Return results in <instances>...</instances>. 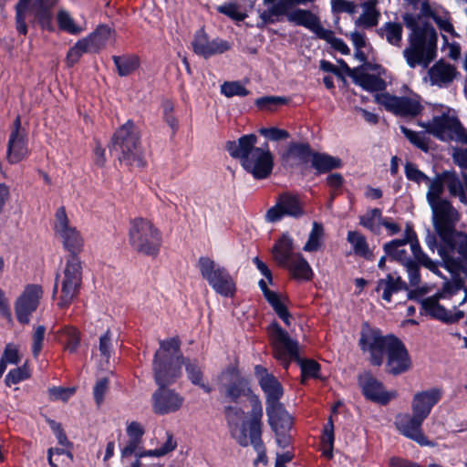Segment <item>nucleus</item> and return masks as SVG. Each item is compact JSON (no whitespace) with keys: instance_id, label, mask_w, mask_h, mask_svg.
<instances>
[{"instance_id":"nucleus-45","label":"nucleus","mask_w":467,"mask_h":467,"mask_svg":"<svg viewBox=\"0 0 467 467\" xmlns=\"http://www.w3.org/2000/svg\"><path fill=\"white\" fill-rule=\"evenodd\" d=\"M378 2H362V14L355 21L357 26L370 28L376 26L380 16L379 11L376 8Z\"/></svg>"},{"instance_id":"nucleus-34","label":"nucleus","mask_w":467,"mask_h":467,"mask_svg":"<svg viewBox=\"0 0 467 467\" xmlns=\"http://www.w3.org/2000/svg\"><path fill=\"white\" fill-rule=\"evenodd\" d=\"M266 415L273 431H290L293 426V418L283 404L266 408Z\"/></svg>"},{"instance_id":"nucleus-16","label":"nucleus","mask_w":467,"mask_h":467,"mask_svg":"<svg viewBox=\"0 0 467 467\" xmlns=\"http://www.w3.org/2000/svg\"><path fill=\"white\" fill-rule=\"evenodd\" d=\"M263 406L258 396H254L251 400V410L249 412V420L247 421L249 437L247 438L248 445H252L257 452V458L254 465L259 462L264 465L267 464V456L265 447L262 440V419Z\"/></svg>"},{"instance_id":"nucleus-50","label":"nucleus","mask_w":467,"mask_h":467,"mask_svg":"<svg viewBox=\"0 0 467 467\" xmlns=\"http://www.w3.org/2000/svg\"><path fill=\"white\" fill-rule=\"evenodd\" d=\"M401 133L405 138L416 148L421 150L424 152L429 150L430 139L426 132L414 131L405 126L400 127Z\"/></svg>"},{"instance_id":"nucleus-30","label":"nucleus","mask_w":467,"mask_h":467,"mask_svg":"<svg viewBox=\"0 0 467 467\" xmlns=\"http://www.w3.org/2000/svg\"><path fill=\"white\" fill-rule=\"evenodd\" d=\"M441 397L442 391L439 388L419 391L412 398L411 410L420 418L427 419L432 408L441 400Z\"/></svg>"},{"instance_id":"nucleus-44","label":"nucleus","mask_w":467,"mask_h":467,"mask_svg":"<svg viewBox=\"0 0 467 467\" xmlns=\"http://www.w3.org/2000/svg\"><path fill=\"white\" fill-rule=\"evenodd\" d=\"M342 161L339 158L326 153L314 152L311 159V166L318 173H326L334 169L340 168Z\"/></svg>"},{"instance_id":"nucleus-53","label":"nucleus","mask_w":467,"mask_h":467,"mask_svg":"<svg viewBox=\"0 0 467 467\" xmlns=\"http://www.w3.org/2000/svg\"><path fill=\"white\" fill-rule=\"evenodd\" d=\"M324 234V229L322 224L314 222L311 232L308 236V240L303 247V250L306 252H316L317 251L322 243L321 239Z\"/></svg>"},{"instance_id":"nucleus-62","label":"nucleus","mask_w":467,"mask_h":467,"mask_svg":"<svg viewBox=\"0 0 467 467\" xmlns=\"http://www.w3.org/2000/svg\"><path fill=\"white\" fill-rule=\"evenodd\" d=\"M30 377L29 369L26 365L11 369L5 376V385L10 387Z\"/></svg>"},{"instance_id":"nucleus-57","label":"nucleus","mask_w":467,"mask_h":467,"mask_svg":"<svg viewBox=\"0 0 467 467\" xmlns=\"http://www.w3.org/2000/svg\"><path fill=\"white\" fill-rule=\"evenodd\" d=\"M58 27L67 33H69L71 35H78L81 32V27L77 26L69 15L68 12L65 10H60L57 13V16Z\"/></svg>"},{"instance_id":"nucleus-28","label":"nucleus","mask_w":467,"mask_h":467,"mask_svg":"<svg viewBox=\"0 0 467 467\" xmlns=\"http://www.w3.org/2000/svg\"><path fill=\"white\" fill-rule=\"evenodd\" d=\"M224 418L231 436L242 447H247L249 437L247 421H244V411L238 406L227 405L223 408Z\"/></svg>"},{"instance_id":"nucleus-3","label":"nucleus","mask_w":467,"mask_h":467,"mask_svg":"<svg viewBox=\"0 0 467 467\" xmlns=\"http://www.w3.org/2000/svg\"><path fill=\"white\" fill-rule=\"evenodd\" d=\"M181 341L171 337L160 341V348L152 360L153 377L160 387H168L176 382L182 376Z\"/></svg>"},{"instance_id":"nucleus-23","label":"nucleus","mask_w":467,"mask_h":467,"mask_svg":"<svg viewBox=\"0 0 467 467\" xmlns=\"http://www.w3.org/2000/svg\"><path fill=\"white\" fill-rule=\"evenodd\" d=\"M42 296L43 289L39 285L32 284L25 287L15 304L16 316L19 323H29L30 317L36 310Z\"/></svg>"},{"instance_id":"nucleus-14","label":"nucleus","mask_w":467,"mask_h":467,"mask_svg":"<svg viewBox=\"0 0 467 467\" xmlns=\"http://www.w3.org/2000/svg\"><path fill=\"white\" fill-rule=\"evenodd\" d=\"M395 337L393 335L383 336L379 328L371 327L365 323L360 331L358 346L363 352L369 353L370 363L379 367L383 363L384 354L390 339Z\"/></svg>"},{"instance_id":"nucleus-31","label":"nucleus","mask_w":467,"mask_h":467,"mask_svg":"<svg viewBox=\"0 0 467 467\" xmlns=\"http://www.w3.org/2000/svg\"><path fill=\"white\" fill-rule=\"evenodd\" d=\"M399 241L403 242L404 244H410V250L413 254V257L426 269L431 272L439 275V262H435L431 260L421 249L419 240L417 238V234L413 230L412 226L410 224L406 225V229L404 232V236L401 239H398Z\"/></svg>"},{"instance_id":"nucleus-35","label":"nucleus","mask_w":467,"mask_h":467,"mask_svg":"<svg viewBox=\"0 0 467 467\" xmlns=\"http://www.w3.org/2000/svg\"><path fill=\"white\" fill-rule=\"evenodd\" d=\"M281 266L287 269L292 277L298 281H310L314 275L310 265L299 253H296Z\"/></svg>"},{"instance_id":"nucleus-32","label":"nucleus","mask_w":467,"mask_h":467,"mask_svg":"<svg viewBox=\"0 0 467 467\" xmlns=\"http://www.w3.org/2000/svg\"><path fill=\"white\" fill-rule=\"evenodd\" d=\"M375 290L376 292H382V299L390 303L393 295L401 291H408V285L397 272H393L387 274L384 278L379 279Z\"/></svg>"},{"instance_id":"nucleus-12","label":"nucleus","mask_w":467,"mask_h":467,"mask_svg":"<svg viewBox=\"0 0 467 467\" xmlns=\"http://www.w3.org/2000/svg\"><path fill=\"white\" fill-rule=\"evenodd\" d=\"M34 17L43 29L53 30L51 6L47 2H17L16 28L20 35L27 34L26 20Z\"/></svg>"},{"instance_id":"nucleus-19","label":"nucleus","mask_w":467,"mask_h":467,"mask_svg":"<svg viewBox=\"0 0 467 467\" xmlns=\"http://www.w3.org/2000/svg\"><path fill=\"white\" fill-rule=\"evenodd\" d=\"M304 214V208L299 197L288 192L280 193L276 202L265 213V220L276 223L285 216L299 218Z\"/></svg>"},{"instance_id":"nucleus-49","label":"nucleus","mask_w":467,"mask_h":467,"mask_svg":"<svg viewBox=\"0 0 467 467\" xmlns=\"http://www.w3.org/2000/svg\"><path fill=\"white\" fill-rule=\"evenodd\" d=\"M403 28L400 23L388 22L379 28V34L385 36L388 43L392 46L400 47Z\"/></svg>"},{"instance_id":"nucleus-58","label":"nucleus","mask_w":467,"mask_h":467,"mask_svg":"<svg viewBox=\"0 0 467 467\" xmlns=\"http://www.w3.org/2000/svg\"><path fill=\"white\" fill-rule=\"evenodd\" d=\"M273 307L275 314L283 322L289 327L291 325V315L284 303L280 300L279 295L276 293L266 300Z\"/></svg>"},{"instance_id":"nucleus-47","label":"nucleus","mask_w":467,"mask_h":467,"mask_svg":"<svg viewBox=\"0 0 467 467\" xmlns=\"http://www.w3.org/2000/svg\"><path fill=\"white\" fill-rule=\"evenodd\" d=\"M442 176L450 194L458 197L462 202L467 203V196L459 176L455 172L451 171L442 172Z\"/></svg>"},{"instance_id":"nucleus-1","label":"nucleus","mask_w":467,"mask_h":467,"mask_svg":"<svg viewBox=\"0 0 467 467\" xmlns=\"http://www.w3.org/2000/svg\"><path fill=\"white\" fill-rule=\"evenodd\" d=\"M257 137L254 134L241 136L237 140H228L225 149L234 159L240 161L242 167L256 180L270 176L274 168V155L267 142L256 147Z\"/></svg>"},{"instance_id":"nucleus-10","label":"nucleus","mask_w":467,"mask_h":467,"mask_svg":"<svg viewBox=\"0 0 467 467\" xmlns=\"http://www.w3.org/2000/svg\"><path fill=\"white\" fill-rule=\"evenodd\" d=\"M273 357L287 370L291 361H296L299 356V345L287 331L277 322H273L267 327Z\"/></svg>"},{"instance_id":"nucleus-59","label":"nucleus","mask_w":467,"mask_h":467,"mask_svg":"<svg viewBox=\"0 0 467 467\" xmlns=\"http://www.w3.org/2000/svg\"><path fill=\"white\" fill-rule=\"evenodd\" d=\"M288 152L295 158L299 159L303 162L311 161L313 151L308 143L293 142L288 147Z\"/></svg>"},{"instance_id":"nucleus-21","label":"nucleus","mask_w":467,"mask_h":467,"mask_svg":"<svg viewBox=\"0 0 467 467\" xmlns=\"http://www.w3.org/2000/svg\"><path fill=\"white\" fill-rule=\"evenodd\" d=\"M432 210L433 226L440 239L445 238L456 230L460 219L459 213L450 202H441L431 207Z\"/></svg>"},{"instance_id":"nucleus-25","label":"nucleus","mask_w":467,"mask_h":467,"mask_svg":"<svg viewBox=\"0 0 467 467\" xmlns=\"http://www.w3.org/2000/svg\"><path fill=\"white\" fill-rule=\"evenodd\" d=\"M387 372L397 376L408 371L411 367V360L403 342L397 337L390 339L387 350Z\"/></svg>"},{"instance_id":"nucleus-18","label":"nucleus","mask_w":467,"mask_h":467,"mask_svg":"<svg viewBox=\"0 0 467 467\" xmlns=\"http://www.w3.org/2000/svg\"><path fill=\"white\" fill-rule=\"evenodd\" d=\"M430 128V134L441 140H456L467 145V130L454 116L446 113L434 116Z\"/></svg>"},{"instance_id":"nucleus-43","label":"nucleus","mask_w":467,"mask_h":467,"mask_svg":"<svg viewBox=\"0 0 467 467\" xmlns=\"http://www.w3.org/2000/svg\"><path fill=\"white\" fill-rule=\"evenodd\" d=\"M405 245L406 244L403 242L394 239L384 244L383 250L385 254L388 255L391 260L405 265L413 260L410 258L407 249L405 248Z\"/></svg>"},{"instance_id":"nucleus-11","label":"nucleus","mask_w":467,"mask_h":467,"mask_svg":"<svg viewBox=\"0 0 467 467\" xmlns=\"http://www.w3.org/2000/svg\"><path fill=\"white\" fill-rule=\"evenodd\" d=\"M440 240L439 255L448 270H457L467 264V234L455 231Z\"/></svg>"},{"instance_id":"nucleus-33","label":"nucleus","mask_w":467,"mask_h":467,"mask_svg":"<svg viewBox=\"0 0 467 467\" xmlns=\"http://www.w3.org/2000/svg\"><path fill=\"white\" fill-rule=\"evenodd\" d=\"M307 29L314 33L318 38L326 40L335 50L340 52L342 55H348L350 53V49L341 38L336 37L332 30L323 27L319 17L316 14Z\"/></svg>"},{"instance_id":"nucleus-15","label":"nucleus","mask_w":467,"mask_h":467,"mask_svg":"<svg viewBox=\"0 0 467 467\" xmlns=\"http://www.w3.org/2000/svg\"><path fill=\"white\" fill-rule=\"evenodd\" d=\"M55 234L61 240L63 247L69 253L68 256L78 257L84 247V239L80 232L70 225L64 206L59 207L55 214Z\"/></svg>"},{"instance_id":"nucleus-40","label":"nucleus","mask_w":467,"mask_h":467,"mask_svg":"<svg viewBox=\"0 0 467 467\" xmlns=\"http://www.w3.org/2000/svg\"><path fill=\"white\" fill-rule=\"evenodd\" d=\"M112 60L119 77H127L133 74L140 65V59L135 54L113 56Z\"/></svg>"},{"instance_id":"nucleus-20","label":"nucleus","mask_w":467,"mask_h":467,"mask_svg":"<svg viewBox=\"0 0 467 467\" xmlns=\"http://www.w3.org/2000/svg\"><path fill=\"white\" fill-rule=\"evenodd\" d=\"M28 155L27 133L22 128L21 117L17 115L9 134L6 160L10 164H16L25 160Z\"/></svg>"},{"instance_id":"nucleus-8","label":"nucleus","mask_w":467,"mask_h":467,"mask_svg":"<svg viewBox=\"0 0 467 467\" xmlns=\"http://www.w3.org/2000/svg\"><path fill=\"white\" fill-rule=\"evenodd\" d=\"M265 3L270 4V5L265 10H259V17L261 22L257 24L258 27H264L266 25L281 22L285 16L287 21L294 24L295 26L307 28L315 15L309 10H304L296 6V4H305L306 2Z\"/></svg>"},{"instance_id":"nucleus-24","label":"nucleus","mask_w":467,"mask_h":467,"mask_svg":"<svg viewBox=\"0 0 467 467\" xmlns=\"http://www.w3.org/2000/svg\"><path fill=\"white\" fill-rule=\"evenodd\" d=\"M426 419L412 412V414H400L396 417L395 426L405 437L414 441L420 446H432L422 431V423Z\"/></svg>"},{"instance_id":"nucleus-52","label":"nucleus","mask_w":467,"mask_h":467,"mask_svg":"<svg viewBox=\"0 0 467 467\" xmlns=\"http://www.w3.org/2000/svg\"><path fill=\"white\" fill-rule=\"evenodd\" d=\"M60 335L66 349L71 353L75 352L80 341L79 331L74 327L66 326L60 330Z\"/></svg>"},{"instance_id":"nucleus-2","label":"nucleus","mask_w":467,"mask_h":467,"mask_svg":"<svg viewBox=\"0 0 467 467\" xmlns=\"http://www.w3.org/2000/svg\"><path fill=\"white\" fill-rule=\"evenodd\" d=\"M404 22L410 29L409 46L403 50V57L410 68L417 66L428 67L437 53L438 35L436 29L429 23L419 24L410 15L404 16Z\"/></svg>"},{"instance_id":"nucleus-29","label":"nucleus","mask_w":467,"mask_h":467,"mask_svg":"<svg viewBox=\"0 0 467 467\" xmlns=\"http://www.w3.org/2000/svg\"><path fill=\"white\" fill-rule=\"evenodd\" d=\"M152 410L159 415H165L179 410L184 401L182 396L167 387H160L152 394Z\"/></svg>"},{"instance_id":"nucleus-26","label":"nucleus","mask_w":467,"mask_h":467,"mask_svg":"<svg viewBox=\"0 0 467 467\" xmlns=\"http://www.w3.org/2000/svg\"><path fill=\"white\" fill-rule=\"evenodd\" d=\"M192 47L196 55L209 58L230 50L232 45L227 40L219 37L210 40L204 28H200L194 34Z\"/></svg>"},{"instance_id":"nucleus-46","label":"nucleus","mask_w":467,"mask_h":467,"mask_svg":"<svg viewBox=\"0 0 467 467\" xmlns=\"http://www.w3.org/2000/svg\"><path fill=\"white\" fill-rule=\"evenodd\" d=\"M382 211L379 208H373L358 217L359 224L374 234H380Z\"/></svg>"},{"instance_id":"nucleus-55","label":"nucleus","mask_w":467,"mask_h":467,"mask_svg":"<svg viewBox=\"0 0 467 467\" xmlns=\"http://www.w3.org/2000/svg\"><path fill=\"white\" fill-rule=\"evenodd\" d=\"M86 53H92V51L89 49V47L84 38L79 39L72 47L69 48L67 52L66 59L67 66H74L79 61L83 54Z\"/></svg>"},{"instance_id":"nucleus-9","label":"nucleus","mask_w":467,"mask_h":467,"mask_svg":"<svg viewBox=\"0 0 467 467\" xmlns=\"http://www.w3.org/2000/svg\"><path fill=\"white\" fill-rule=\"evenodd\" d=\"M197 267L202 277L207 281L213 291L224 297H233L236 292V284L229 271L208 256L198 259Z\"/></svg>"},{"instance_id":"nucleus-27","label":"nucleus","mask_w":467,"mask_h":467,"mask_svg":"<svg viewBox=\"0 0 467 467\" xmlns=\"http://www.w3.org/2000/svg\"><path fill=\"white\" fill-rule=\"evenodd\" d=\"M254 375L265 395L266 408L282 404L280 399L283 397L284 389L277 378L261 365L254 367Z\"/></svg>"},{"instance_id":"nucleus-56","label":"nucleus","mask_w":467,"mask_h":467,"mask_svg":"<svg viewBox=\"0 0 467 467\" xmlns=\"http://www.w3.org/2000/svg\"><path fill=\"white\" fill-rule=\"evenodd\" d=\"M288 99L280 96H265L255 99V106L259 109L274 111L279 106L285 105Z\"/></svg>"},{"instance_id":"nucleus-61","label":"nucleus","mask_w":467,"mask_h":467,"mask_svg":"<svg viewBox=\"0 0 467 467\" xmlns=\"http://www.w3.org/2000/svg\"><path fill=\"white\" fill-rule=\"evenodd\" d=\"M334 424L332 417L328 418L327 425L324 427L322 434V442L325 446H327V450L324 451V455L327 458H332V449L334 444Z\"/></svg>"},{"instance_id":"nucleus-60","label":"nucleus","mask_w":467,"mask_h":467,"mask_svg":"<svg viewBox=\"0 0 467 467\" xmlns=\"http://www.w3.org/2000/svg\"><path fill=\"white\" fill-rule=\"evenodd\" d=\"M221 93L227 98L245 97L249 94V90L239 81H226L221 86Z\"/></svg>"},{"instance_id":"nucleus-13","label":"nucleus","mask_w":467,"mask_h":467,"mask_svg":"<svg viewBox=\"0 0 467 467\" xmlns=\"http://www.w3.org/2000/svg\"><path fill=\"white\" fill-rule=\"evenodd\" d=\"M220 378V392L227 401L238 403L242 397H247L251 400L255 396L253 394L249 380L242 375L238 368L227 367Z\"/></svg>"},{"instance_id":"nucleus-6","label":"nucleus","mask_w":467,"mask_h":467,"mask_svg":"<svg viewBox=\"0 0 467 467\" xmlns=\"http://www.w3.org/2000/svg\"><path fill=\"white\" fill-rule=\"evenodd\" d=\"M459 294H462L461 301H453L452 308L456 309L457 306H461L467 301V287L456 284L453 286L444 289L442 292L436 294L433 296L427 297L420 301V314L428 315L431 317L443 321L445 323H454L459 321L464 317L463 311L457 310L452 312L447 310L444 306L439 304L440 299H452Z\"/></svg>"},{"instance_id":"nucleus-22","label":"nucleus","mask_w":467,"mask_h":467,"mask_svg":"<svg viewBox=\"0 0 467 467\" xmlns=\"http://www.w3.org/2000/svg\"><path fill=\"white\" fill-rule=\"evenodd\" d=\"M358 386L364 397L380 405H387L397 397V391H387L381 381L377 379L370 371H365L358 378Z\"/></svg>"},{"instance_id":"nucleus-48","label":"nucleus","mask_w":467,"mask_h":467,"mask_svg":"<svg viewBox=\"0 0 467 467\" xmlns=\"http://www.w3.org/2000/svg\"><path fill=\"white\" fill-rule=\"evenodd\" d=\"M426 183L429 184L426 197L431 207L437 205L441 202H449L441 198L445 185L442 173L437 175L433 180L430 179V182H426Z\"/></svg>"},{"instance_id":"nucleus-4","label":"nucleus","mask_w":467,"mask_h":467,"mask_svg":"<svg viewBox=\"0 0 467 467\" xmlns=\"http://www.w3.org/2000/svg\"><path fill=\"white\" fill-rule=\"evenodd\" d=\"M110 151L126 166H145L140 132L131 119L120 126L112 135Z\"/></svg>"},{"instance_id":"nucleus-41","label":"nucleus","mask_w":467,"mask_h":467,"mask_svg":"<svg viewBox=\"0 0 467 467\" xmlns=\"http://www.w3.org/2000/svg\"><path fill=\"white\" fill-rule=\"evenodd\" d=\"M182 365H184L188 379L195 386H199L205 393H211L212 388L202 382L203 372L197 359L182 357Z\"/></svg>"},{"instance_id":"nucleus-39","label":"nucleus","mask_w":467,"mask_h":467,"mask_svg":"<svg viewBox=\"0 0 467 467\" xmlns=\"http://www.w3.org/2000/svg\"><path fill=\"white\" fill-rule=\"evenodd\" d=\"M347 241L351 244L353 252L356 255L367 261L375 260L373 250L369 248L365 235L360 232L348 231Z\"/></svg>"},{"instance_id":"nucleus-5","label":"nucleus","mask_w":467,"mask_h":467,"mask_svg":"<svg viewBox=\"0 0 467 467\" xmlns=\"http://www.w3.org/2000/svg\"><path fill=\"white\" fill-rule=\"evenodd\" d=\"M129 243L135 252L156 257L162 244V234L150 220L137 217L130 222Z\"/></svg>"},{"instance_id":"nucleus-7","label":"nucleus","mask_w":467,"mask_h":467,"mask_svg":"<svg viewBox=\"0 0 467 467\" xmlns=\"http://www.w3.org/2000/svg\"><path fill=\"white\" fill-rule=\"evenodd\" d=\"M59 284L60 295L57 305L59 308H67L78 296L82 285V264L78 257L67 258L62 275H56L53 297L57 294Z\"/></svg>"},{"instance_id":"nucleus-36","label":"nucleus","mask_w":467,"mask_h":467,"mask_svg":"<svg viewBox=\"0 0 467 467\" xmlns=\"http://www.w3.org/2000/svg\"><path fill=\"white\" fill-rule=\"evenodd\" d=\"M355 84L369 92L382 91L386 88V82L380 77L364 72L360 67H355L351 71Z\"/></svg>"},{"instance_id":"nucleus-42","label":"nucleus","mask_w":467,"mask_h":467,"mask_svg":"<svg viewBox=\"0 0 467 467\" xmlns=\"http://www.w3.org/2000/svg\"><path fill=\"white\" fill-rule=\"evenodd\" d=\"M293 250V239L288 234H283L273 247V255L278 265H282L296 254Z\"/></svg>"},{"instance_id":"nucleus-37","label":"nucleus","mask_w":467,"mask_h":467,"mask_svg":"<svg viewBox=\"0 0 467 467\" xmlns=\"http://www.w3.org/2000/svg\"><path fill=\"white\" fill-rule=\"evenodd\" d=\"M115 36V30L108 25L101 24L90 33L88 36L84 37L86 43L88 45L92 53H97L103 49L109 39Z\"/></svg>"},{"instance_id":"nucleus-17","label":"nucleus","mask_w":467,"mask_h":467,"mask_svg":"<svg viewBox=\"0 0 467 467\" xmlns=\"http://www.w3.org/2000/svg\"><path fill=\"white\" fill-rule=\"evenodd\" d=\"M376 101L378 104L384 107L387 111L403 118H415L419 116L424 109L420 103V97L417 95L412 97H399L385 92L377 94Z\"/></svg>"},{"instance_id":"nucleus-54","label":"nucleus","mask_w":467,"mask_h":467,"mask_svg":"<svg viewBox=\"0 0 467 467\" xmlns=\"http://www.w3.org/2000/svg\"><path fill=\"white\" fill-rule=\"evenodd\" d=\"M217 10L235 21H243L247 16L246 10L242 8L237 2L224 3L219 5Z\"/></svg>"},{"instance_id":"nucleus-38","label":"nucleus","mask_w":467,"mask_h":467,"mask_svg":"<svg viewBox=\"0 0 467 467\" xmlns=\"http://www.w3.org/2000/svg\"><path fill=\"white\" fill-rule=\"evenodd\" d=\"M429 75L432 84L442 86L453 80L456 69L451 64L440 60L430 68Z\"/></svg>"},{"instance_id":"nucleus-51","label":"nucleus","mask_w":467,"mask_h":467,"mask_svg":"<svg viewBox=\"0 0 467 467\" xmlns=\"http://www.w3.org/2000/svg\"><path fill=\"white\" fill-rule=\"evenodd\" d=\"M296 362L301 368V383H305L306 379L319 378L320 365L314 359L298 358Z\"/></svg>"},{"instance_id":"nucleus-64","label":"nucleus","mask_w":467,"mask_h":467,"mask_svg":"<svg viewBox=\"0 0 467 467\" xmlns=\"http://www.w3.org/2000/svg\"><path fill=\"white\" fill-rule=\"evenodd\" d=\"M405 175L408 180L417 183L430 182V178L412 162H407L404 167Z\"/></svg>"},{"instance_id":"nucleus-63","label":"nucleus","mask_w":467,"mask_h":467,"mask_svg":"<svg viewBox=\"0 0 467 467\" xmlns=\"http://www.w3.org/2000/svg\"><path fill=\"white\" fill-rule=\"evenodd\" d=\"M46 327L42 325L37 326L32 337V354L35 358H37L44 345Z\"/></svg>"}]
</instances>
